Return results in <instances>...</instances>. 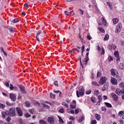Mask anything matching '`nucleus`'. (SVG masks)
Segmentation results:
<instances>
[{"mask_svg": "<svg viewBox=\"0 0 124 124\" xmlns=\"http://www.w3.org/2000/svg\"><path fill=\"white\" fill-rule=\"evenodd\" d=\"M2 118H5L7 122H10L11 121V118L9 117L10 115L9 114V112L8 111H2L1 112Z\"/></svg>", "mask_w": 124, "mask_h": 124, "instance_id": "obj_1", "label": "nucleus"}, {"mask_svg": "<svg viewBox=\"0 0 124 124\" xmlns=\"http://www.w3.org/2000/svg\"><path fill=\"white\" fill-rule=\"evenodd\" d=\"M85 93V88L83 86H80L78 91H77L78 97H80V95H83Z\"/></svg>", "mask_w": 124, "mask_h": 124, "instance_id": "obj_2", "label": "nucleus"}, {"mask_svg": "<svg viewBox=\"0 0 124 124\" xmlns=\"http://www.w3.org/2000/svg\"><path fill=\"white\" fill-rule=\"evenodd\" d=\"M108 79V78L106 77H102L100 79L99 83L100 84V85H104V84H105V83H106Z\"/></svg>", "mask_w": 124, "mask_h": 124, "instance_id": "obj_3", "label": "nucleus"}, {"mask_svg": "<svg viewBox=\"0 0 124 124\" xmlns=\"http://www.w3.org/2000/svg\"><path fill=\"white\" fill-rule=\"evenodd\" d=\"M122 28H123V24L122 23H119L116 28L115 32L119 33L121 31Z\"/></svg>", "mask_w": 124, "mask_h": 124, "instance_id": "obj_4", "label": "nucleus"}, {"mask_svg": "<svg viewBox=\"0 0 124 124\" xmlns=\"http://www.w3.org/2000/svg\"><path fill=\"white\" fill-rule=\"evenodd\" d=\"M110 72L112 76H114V77H117L118 76V71H117L116 69H111Z\"/></svg>", "mask_w": 124, "mask_h": 124, "instance_id": "obj_5", "label": "nucleus"}, {"mask_svg": "<svg viewBox=\"0 0 124 124\" xmlns=\"http://www.w3.org/2000/svg\"><path fill=\"white\" fill-rule=\"evenodd\" d=\"M88 62H89V52H87L85 58L83 60V63L85 65L88 64Z\"/></svg>", "mask_w": 124, "mask_h": 124, "instance_id": "obj_6", "label": "nucleus"}, {"mask_svg": "<svg viewBox=\"0 0 124 124\" xmlns=\"http://www.w3.org/2000/svg\"><path fill=\"white\" fill-rule=\"evenodd\" d=\"M115 93L117 94H118V95H122L123 94H124V90H121L120 89H116Z\"/></svg>", "mask_w": 124, "mask_h": 124, "instance_id": "obj_7", "label": "nucleus"}, {"mask_svg": "<svg viewBox=\"0 0 124 124\" xmlns=\"http://www.w3.org/2000/svg\"><path fill=\"white\" fill-rule=\"evenodd\" d=\"M110 82L112 85H118V81L117 79L113 77H111Z\"/></svg>", "mask_w": 124, "mask_h": 124, "instance_id": "obj_8", "label": "nucleus"}, {"mask_svg": "<svg viewBox=\"0 0 124 124\" xmlns=\"http://www.w3.org/2000/svg\"><path fill=\"white\" fill-rule=\"evenodd\" d=\"M10 98L13 101H15V100H16V95L15 94L12 93H10Z\"/></svg>", "mask_w": 124, "mask_h": 124, "instance_id": "obj_9", "label": "nucleus"}, {"mask_svg": "<svg viewBox=\"0 0 124 124\" xmlns=\"http://www.w3.org/2000/svg\"><path fill=\"white\" fill-rule=\"evenodd\" d=\"M110 95H111V96L112 97V98H113L114 101H117L118 98V95L115 94V93H111Z\"/></svg>", "mask_w": 124, "mask_h": 124, "instance_id": "obj_10", "label": "nucleus"}, {"mask_svg": "<svg viewBox=\"0 0 124 124\" xmlns=\"http://www.w3.org/2000/svg\"><path fill=\"white\" fill-rule=\"evenodd\" d=\"M16 111H17V114L19 116H23V111H22V109L19 108H16Z\"/></svg>", "mask_w": 124, "mask_h": 124, "instance_id": "obj_11", "label": "nucleus"}, {"mask_svg": "<svg viewBox=\"0 0 124 124\" xmlns=\"http://www.w3.org/2000/svg\"><path fill=\"white\" fill-rule=\"evenodd\" d=\"M48 122L50 124H54L55 123L54 119L53 117H49L48 119Z\"/></svg>", "mask_w": 124, "mask_h": 124, "instance_id": "obj_12", "label": "nucleus"}, {"mask_svg": "<svg viewBox=\"0 0 124 124\" xmlns=\"http://www.w3.org/2000/svg\"><path fill=\"white\" fill-rule=\"evenodd\" d=\"M114 56L116 58V61L118 62L120 61V57L119 56V51H115L114 52Z\"/></svg>", "mask_w": 124, "mask_h": 124, "instance_id": "obj_13", "label": "nucleus"}, {"mask_svg": "<svg viewBox=\"0 0 124 124\" xmlns=\"http://www.w3.org/2000/svg\"><path fill=\"white\" fill-rule=\"evenodd\" d=\"M19 88L22 93H26V89H25V87L23 85H20Z\"/></svg>", "mask_w": 124, "mask_h": 124, "instance_id": "obj_14", "label": "nucleus"}, {"mask_svg": "<svg viewBox=\"0 0 124 124\" xmlns=\"http://www.w3.org/2000/svg\"><path fill=\"white\" fill-rule=\"evenodd\" d=\"M42 32L41 31L39 30L37 33V35H36V40H37L38 42L40 41L39 40V35H40V34H41V33Z\"/></svg>", "mask_w": 124, "mask_h": 124, "instance_id": "obj_15", "label": "nucleus"}, {"mask_svg": "<svg viewBox=\"0 0 124 124\" xmlns=\"http://www.w3.org/2000/svg\"><path fill=\"white\" fill-rule=\"evenodd\" d=\"M10 113L12 115V116H15V108H12L10 109Z\"/></svg>", "mask_w": 124, "mask_h": 124, "instance_id": "obj_16", "label": "nucleus"}, {"mask_svg": "<svg viewBox=\"0 0 124 124\" xmlns=\"http://www.w3.org/2000/svg\"><path fill=\"white\" fill-rule=\"evenodd\" d=\"M108 86H109V83H107L106 85H104V87L102 89V90L103 91H106V90L108 89Z\"/></svg>", "mask_w": 124, "mask_h": 124, "instance_id": "obj_17", "label": "nucleus"}, {"mask_svg": "<svg viewBox=\"0 0 124 124\" xmlns=\"http://www.w3.org/2000/svg\"><path fill=\"white\" fill-rule=\"evenodd\" d=\"M67 112L69 114H74V113H75L74 110L71 109H69V108L67 109Z\"/></svg>", "mask_w": 124, "mask_h": 124, "instance_id": "obj_18", "label": "nucleus"}, {"mask_svg": "<svg viewBox=\"0 0 124 124\" xmlns=\"http://www.w3.org/2000/svg\"><path fill=\"white\" fill-rule=\"evenodd\" d=\"M101 21L103 25H104V26H106L107 25V22L106 20L104 19V17H102L101 18Z\"/></svg>", "mask_w": 124, "mask_h": 124, "instance_id": "obj_19", "label": "nucleus"}, {"mask_svg": "<svg viewBox=\"0 0 124 124\" xmlns=\"http://www.w3.org/2000/svg\"><path fill=\"white\" fill-rule=\"evenodd\" d=\"M114 25H116L117 23L119 22V19L118 18H114L112 19Z\"/></svg>", "mask_w": 124, "mask_h": 124, "instance_id": "obj_20", "label": "nucleus"}, {"mask_svg": "<svg viewBox=\"0 0 124 124\" xmlns=\"http://www.w3.org/2000/svg\"><path fill=\"white\" fill-rule=\"evenodd\" d=\"M95 119L97 120V121H99L100 120V115L98 114H95Z\"/></svg>", "mask_w": 124, "mask_h": 124, "instance_id": "obj_21", "label": "nucleus"}, {"mask_svg": "<svg viewBox=\"0 0 124 124\" xmlns=\"http://www.w3.org/2000/svg\"><path fill=\"white\" fill-rule=\"evenodd\" d=\"M104 104L106 105L107 107H108V108H112V105L109 103L105 102L104 103Z\"/></svg>", "mask_w": 124, "mask_h": 124, "instance_id": "obj_22", "label": "nucleus"}, {"mask_svg": "<svg viewBox=\"0 0 124 124\" xmlns=\"http://www.w3.org/2000/svg\"><path fill=\"white\" fill-rule=\"evenodd\" d=\"M119 68L120 69H122L123 70H124V63H120L119 66Z\"/></svg>", "mask_w": 124, "mask_h": 124, "instance_id": "obj_23", "label": "nucleus"}, {"mask_svg": "<svg viewBox=\"0 0 124 124\" xmlns=\"http://www.w3.org/2000/svg\"><path fill=\"white\" fill-rule=\"evenodd\" d=\"M107 4L108 6V7H109V8H110V9H113V6H112V4H111L109 2H107Z\"/></svg>", "mask_w": 124, "mask_h": 124, "instance_id": "obj_24", "label": "nucleus"}, {"mask_svg": "<svg viewBox=\"0 0 124 124\" xmlns=\"http://www.w3.org/2000/svg\"><path fill=\"white\" fill-rule=\"evenodd\" d=\"M108 39H109V35H108V34H106L104 38V40L105 41H107Z\"/></svg>", "mask_w": 124, "mask_h": 124, "instance_id": "obj_25", "label": "nucleus"}, {"mask_svg": "<svg viewBox=\"0 0 124 124\" xmlns=\"http://www.w3.org/2000/svg\"><path fill=\"white\" fill-rule=\"evenodd\" d=\"M39 124H47V123L46 122V121H45L43 120H41L39 121Z\"/></svg>", "mask_w": 124, "mask_h": 124, "instance_id": "obj_26", "label": "nucleus"}, {"mask_svg": "<svg viewBox=\"0 0 124 124\" xmlns=\"http://www.w3.org/2000/svg\"><path fill=\"white\" fill-rule=\"evenodd\" d=\"M84 119L85 117L84 116H81L78 119V122H79V123H81V122H82V121H83V120H84Z\"/></svg>", "mask_w": 124, "mask_h": 124, "instance_id": "obj_27", "label": "nucleus"}, {"mask_svg": "<svg viewBox=\"0 0 124 124\" xmlns=\"http://www.w3.org/2000/svg\"><path fill=\"white\" fill-rule=\"evenodd\" d=\"M98 29L100 31H101V32H105V31H104V29H103L102 27H98Z\"/></svg>", "mask_w": 124, "mask_h": 124, "instance_id": "obj_28", "label": "nucleus"}, {"mask_svg": "<svg viewBox=\"0 0 124 124\" xmlns=\"http://www.w3.org/2000/svg\"><path fill=\"white\" fill-rule=\"evenodd\" d=\"M62 105H63V106H65V107H66V108H68V105L67 104H66V103H65V102H63L62 103Z\"/></svg>", "mask_w": 124, "mask_h": 124, "instance_id": "obj_29", "label": "nucleus"}, {"mask_svg": "<svg viewBox=\"0 0 124 124\" xmlns=\"http://www.w3.org/2000/svg\"><path fill=\"white\" fill-rule=\"evenodd\" d=\"M78 11L79 12V14L80 15H84V11L81 9H78Z\"/></svg>", "mask_w": 124, "mask_h": 124, "instance_id": "obj_30", "label": "nucleus"}, {"mask_svg": "<svg viewBox=\"0 0 124 124\" xmlns=\"http://www.w3.org/2000/svg\"><path fill=\"white\" fill-rule=\"evenodd\" d=\"M120 88H121V89H123L124 88V82H121L119 84Z\"/></svg>", "mask_w": 124, "mask_h": 124, "instance_id": "obj_31", "label": "nucleus"}, {"mask_svg": "<svg viewBox=\"0 0 124 124\" xmlns=\"http://www.w3.org/2000/svg\"><path fill=\"white\" fill-rule=\"evenodd\" d=\"M92 85H93V86H99V84H98L95 81H92Z\"/></svg>", "mask_w": 124, "mask_h": 124, "instance_id": "obj_32", "label": "nucleus"}, {"mask_svg": "<svg viewBox=\"0 0 124 124\" xmlns=\"http://www.w3.org/2000/svg\"><path fill=\"white\" fill-rule=\"evenodd\" d=\"M110 47H111L112 50H116V48H117V47L116 46H115V45H111Z\"/></svg>", "mask_w": 124, "mask_h": 124, "instance_id": "obj_33", "label": "nucleus"}, {"mask_svg": "<svg viewBox=\"0 0 124 124\" xmlns=\"http://www.w3.org/2000/svg\"><path fill=\"white\" fill-rule=\"evenodd\" d=\"M116 102V104H117V105H122V102L118 101V99L117 100V101H115Z\"/></svg>", "mask_w": 124, "mask_h": 124, "instance_id": "obj_34", "label": "nucleus"}, {"mask_svg": "<svg viewBox=\"0 0 124 124\" xmlns=\"http://www.w3.org/2000/svg\"><path fill=\"white\" fill-rule=\"evenodd\" d=\"M91 100L93 102V103H95V102H96V99H95V97H92Z\"/></svg>", "mask_w": 124, "mask_h": 124, "instance_id": "obj_35", "label": "nucleus"}, {"mask_svg": "<svg viewBox=\"0 0 124 124\" xmlns=\"http://www.w3.org/2000/svg\"><path fill=\"white\" fill-rule=\"evenodd\" d=\"M4 107H5V105L0 103V108H1V109H4Z\"/></svg>", "mask_w": 124, "mask_h": 124, "instance_id": "obj_36", "label": "nucleus"}, {"mask_svg": "<svg viewBox=\"0 0 124 124\" xmlns=\"http://www.w3.org/2000/svg\"><path fill=\"white\" fill-rule=\"evenodd\" d=\"M59 111L60 113H64V109L62 108L59 109Z\"/></svg>", "mask_w": 124, "mask_h": 124, "instance_id": "obj_37", "label": "nucleus"}, {"mask_svg": "<svg viewBox=\"0 0 124 124\" xmlns=\"http://www.w3.org/2000/svg\"><path fill=\"white\" fill-rule=\"evenodd\" d=\"M101 55H104V54H105V51L104 50V48L102 47L101 48Z\"/></svg>", "mask_w": 124, "mask_h": 124, "instance_id": "obj_38", "label": "nucleus"}, {"mask_svg": "<svg viewBox=\"0 0 124 124\" xmlns=\"http://www.w3.org/2000/svg\"><path fill=\"white\" fill-rule=\"evenodd\" d=\"M108 62H112L113 61V58L111 56H109L108 59Z\"/></svg>", "mask_w": 124, "mask_h": 124, "instance_id": "obj_39", "label": "nucleus"}, {"mask_svg": "<svg viewBox=\"0 0 124 124\" xmlns=\"http://www.w3.org/2000/svg\"><path fill=\"white\" fill-rule=\"evenodd\" d=\"M124 111H120L118 113V115L122 117V116H123V115H124Z\"/></svg>", "mask_w": 124, "mask_h": 124, "instance_id": "obj_40", "label": "nucleus"}, {"mask_svg": "<svg viewBox=\"0 0 124 124\" xmlns=\"http://www.w3.org/2000/svg\"><path fill=\"white\" fill-rule=\"evenodd\" d=\"M99 93V91L98 90H95L94 92V94H95V95H97V94H98Z\"/></svg>", "mask_w": 124, "mask_h": 124, "instance_id": "obj_41", "label": "nucleus"}, {"mask_svg": "<svg viewBox=\"0 0 124 124\" xmlns=\"http://www.w3.org/2000/svg\"><path fill=\"white\" fill-rule=\"evenodd\" d=\"M25 105H26V106H27V107H30V105H31V104H30V102H28V101L26 102H25Z\"/></svg>", "mask_w": 124, "mask_h": 124, "instance_id": "obj_42", "label": "nucleus"}, {"mask_svg": "<svg viewBox=\"0 0 124 124\" xmlns=\"http://www.w3.org/2000/svg\"><path fill=\"white\" fill-rule=\"evenodd\" d=\"M92 93V90H89L86 91V94H90Z\"/></svg>", "mask_w": 124, "mask_h": 124, "instance_id": "obj_43", "label": "nucleus"}, {"mask_svg": "<svg viewBox=\"0 0 124 124\" xmlns=\"http://www.w3.org/2000/svg\"><path fill=\"white\" fill-rule=\"evenodd\" d=\"M70 108H71V109H75V108H76V106H75V105H70Z\"/></svg>", "mask_w": 124, "mask_h": 124, "instance_id": "obj_44", "label": "nucleus"}, {"mask_svg": "<svg viewBox=\"0 0 124 124\" xmlns=\"http://www.w3.org/2000/svg\"><path fill=\"white\" fill-rule=\"evenodd\" d=\"M93 6H94V7H95V10H96L97 11H98V9L97 8V6L96 3H93Z\"/></svg>", "mask_w": 124, "mask_h": 124, "instance_id": "obj_45", "label": "nucleus"}, {"mask_svg": "<svg viewBox=\"0 0 124 124\" xmlns=\"http://www.w3.org/2000/svg\"><path fill=\"white\" fill-rule=\"evenodd\" d=\"M59 122H60V123H61V124H63V121L62 120V119H61V117L59 116Z\"/></svg>", "mask_w": 124, "mask_h": 124, "instance_id": "obj_46", "label": "nucleus"}, {"mask_svg": "<svg viewBox=\"0 0 124 124\" xmlns=\"http://www.w3.org/2000/svg\"><path fill=\"white\" fill-rule=\"evenodd\" d=\"M81 49L82 50V53H83L84 51H85V46L83 45L81 47Z\"/></svg>", "mask_w": 124, "mask_h": 124, "instance_id": "obj_47", "label": "nucleus"}, {"mask_svg": "<svg viewBox=\"0 0 124 124\" xmlns=\"http://www.w3.org/2000/svg\"><path fill=\"white\" fill-rule=\"evenodd\" d=\"M64 13L65 15L68 16V15H70V14L71 13V12H68L67 11H65Z\"/></svg>", "mask_w": 124, "mask_h": 124, "instance_id": "obj_48", "label": "nucleus"}, {"mask_svg": "<svg viewBox=\"0 0 124 124\" xmlns=\"http://www.w3.org/2000/svg\"><path fill=\"white\" fill-rule=\"evenodd\" d=\"M55 96H56V95L53 93H50V97H51V98H54Z\"/></svg>", "mask_w": 124, "mask_h": 124, "instance_id": "obj_49", "label": "nucleus"}, {"mask_svg": "<svg viewBox=\"0 0 124 124\" xmlns=\"http://www.w3.org/2000/svg\"><path fill=\"white\" fill-rule=\"evenodd\" d=\"M54 85L56 86V87H59V84H58V81H55L54 82Z\"/></svg>", "mask_w": 124, "mask_h": 124, "instance_id": "obj_50", "label": "nucleus"}, {"mask_svg": "<svg viewBox=\"0 0 124 124\" xmlns=\"http://www.w3.org/2000/svg\"><path fill=\"white\" fill-rule=\"evenodd\" d=\"M92 37L91 36V35H90V34H88V35H87V39L88 40H91V39H92Z\"/></svg>", "mask_w": 124, "mask_h": 124, "instance_id": "obj_51", "label": "nucleus"}, {"mask_svg": "<svg viewBox=\"0 0 124 124\" xmlns=\"http://www.w3.org/2000/svg\"><path fill=\"white\" fill-rule=\"evenodd\" d=\"M98 98L99 102H101V100H102L101 96V95L98 96Z\"/></svg>", "mask_w": 124, "mask_h": 124, "instance_id": "obj_52", "label": "nucleus"}, {"mask_svg": "<svg viewBox=\"0 0 124 124\" xmlns=\"http://www.w3.org/2000/svg\"><path fill=\"white\" fill-rule=\"evenodd\" d=\"M91 124H96V120H93L91 121Z\"/></svg>", "mask_w": 124, "mask_h": 124, "instance_id": "obj_53", "label": "nucleus"}, {"mask_svg": "<svg viewBox=\"0 0 124 124\" xmlns=\"http://www.w3.org/2000/svg\"><path fill=\"white\" fill-rule=\"evenodd\" d=\"M75 114H78V113H79V109L78 108H76L75 109Z\"/></svg>", "mask_w": 124, "mask_h": 124, "instance_id": "obj_54", "label": "nucleus"}, {"mask_svg": "<svg viewBox=\"0 0 124 124\" xmlns=\"http://www.w3.org/2000/svg\"><path fill=\"white\" fill-rule=\"evenodd\" d=\"M9 31H11V32H13V31H14V30H13V28H8Z\"/></svg>", "mask_w": 124, "mask_h": 124, "instance_id": "obj_55", "label": "nucleus"}, {"mask_svg": "<svg viewBox=\"0 0 124 124\" xmlns=\"http://www.w3.org/2000/svg\"><path fill=\"white\" fill-rule=\"evenodd\" d=\"M4 85L5 86H6V87H7V88H8V87H9V82H6L4 83Z\"/></svg>", "mask_w": 124, "mask_h": 124, "instance_id": "obj_56", "label": "nucleus"}, {"mask_svg": "<svg viewBox=\"0 0 124 124\" xmlns=\"http://www.w3.org/2000/svg\"><path fill=\"white\" fill-rule=\"evenodd\" d=\"M25 116L26 117V118H30L31 115H30L29 113H26L25 114Z\"/></svg>", "mask_w": 124, "mask_h": 124, "instance_id": "obj_57", "label": "nucleus"}, {"mask_svg": "<svg viewBox=\"0 0 124 124\" xmlns=\"http://www.w3.org/2000/svg\"><path fill=\"white\" fill-rule=\"evenodd\" d=\"M97 51H98L99 52H100V51H101V48H100V47L99 46H97Z\"/></svg>", "mask_w": 124, "mask_h": 124, "instance_id": "obj_58", "label": "nucleus"}, {"mask_svg": "<svg viewBox=\"0 0 124 124\" xmlns=\"http://www.w3.org/2000/svg\"><path fill=\"white\" fill-rule=\"evenodd\" d=\"M101 109L102 110V111H106V108H105V107H102L101 108Z\"/></svg>", "mask_w": 124, "mask_h": 124, "instance_id": "obj_59", "label": "nucleus"}, {"mask_svg": "<svg viewBox=\"0 0 124 124\" xmlns=\"http://www.w3.org/2000/svg\"><path fill=\"white\" fill-rule=\"evenodd\" d=\"M29 111L30 113H31V114L33 113V109H29Z\"/></svg>", "mask_w": 124, "mask_h": 124, "instance_id": "obj_60", "label": "nucleus"}, {"mask_svg": "<svg viewBox=\"0 0 124 124\" xmlns=\"http://www.w3.org/2000/svg\"><path fill=\"white\" fill-rule=\"evenodd\" d=\"M44 108H47V109L49 108V106L46 105V104H44L43 107Z\"/></svg>", "mask_w": 124, "mask_h": 124, "instance_id": "obj_61", "label": "nucleus"}, {"mask_svg": "<svg viewBox=\"0 0 124 124\" xmlns=\"http://www.w3.org/2000/svg\"><path fill=\"white\" fill-rule=\"evenodd\" d=\"M14 88V87H13V85L10 84V90H11V91H12V90H13Z\"/></svg>", "mask_w": 124, "mask_h": 124, "instance_id": "obj_62", "label": "nucleus"}, {"mask_svg": "<svg viewBox=\"0 0 124 124\" xmlns=\"http://www.w3.org/2000/svg\"><path fill=\"white\" fill-rule=\"evenodd\" d=\"M103 98L104 100H106V99H107V96L104 95L103 97Z\"/></svg>", "mask_w": 124, "mask_h": 124, "instance_id": "obj_63", "label": "nucleus"}, {"mask_svg": "<svg viewBox=\"0 0 124 124\" xmlns=\"http://www.w3.org/2000/svg\"><path fill=\"white\" fill-rule=\"evenodd\" d=\"M66 102H67V103H70V100L67 99H66Z\"/></svg>", "mask_w": 124, "mask_h": 124, "instance_id": "obj_64", "label": "nucleus"}]
</instances>
